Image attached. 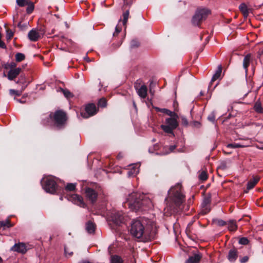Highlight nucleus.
I'll return each instance as SVG.
<instances>
[{
  "label": "nucleus",
  "instance_id": "4c0bfd02",
  "mask_svg": "<svg viewBox=\"0 0 263 263\" xmlns=\"http://www.w3.org/2000/svg\"><path fill=\"white\" fill-rule=\"evenodd\" d=\"M16 64L14 62H11L10 63H7L5 65V68L6 69H14L16 68Z\"/></svg>",
  "mask_w": 263,
  "mask_h": 263
},
{
  "label": "nucleus",
  "instance_id": "a878e982",
  "mask_svg": "<svg viewBox=\"0 0 263 263\" xmlns=\"http://www.w3.org/2000/svg\"><path fill=\"white\" fill-rule=\"evenodd\" d=\"M221 71H222L221 66H219L218 69L217 70V71H216V72L213 75V76L212 78V80L211 81V84H212L214 81H215L216 80H217L219 78V77L221 76Z\"/></svg>",
  "mask_w": 263,
  "mask_h": 263
},
{
  "label": "nucleus",
  "instance_id": "4468645a",
  "mask_svg": "<svg viewBox=\"0 0 263 263\" xmlns=\"http://www.w3.org/2000/svg\"><path fill=\"white\" fill-rule=\"evenodd\" d=\"M28 37L31 41L36 42L41 38V36L37 30L32 29L28 32Z\"/></svg>",
  "mask_w": 263,
  "mask_h": 263
},
{
  "label": "nucleus",
  "instance_id": "58836bf2",
  "mask_svg": "<svg viewBox=\"0 0 263 263\" xmlns=\"http://www.w3.org/2000/svg\"><path fill=\"white\" fill-rule=\"evenodd\" d=\"M243 146L242 145H240L238 143H230L228 144L227 145V147L231 148H240L242 147Z\"/></svg>",
  "mask_w": 263,
  "mask_h": 263
},
{
  "label": "nucleus",
  "instance_id": "9b49d317",
  "mask_svg": "<svg viewBox=\"0 0 263 263\" xmlns=\"http://www.w3.org/2000/svg\"><path fill=\"white\" fill-rule=\"evenodd\" d=\"M68 200L71 201L74 204L81 207L86 208V204L84 202L83 197L78 194H71L68 196Z\"/></svg>",
  "mask_w": 263,
  "mask_h": 263
},
{
  "label": "nucleus",
  "instance_id": "72a5a7b5",
  "mask_svg": "<svg viewBox=\"0 0 263 263\" xmlns=\"http://www.w3.org/2000/svg\"><path fill=\"white\" fill-rule=\"evenodd\" d=\"M14 35V32L10 29L6 30V39L8 41H10Z\"/></svg>",
  "mask_w": 263,
  "mask_h": 263
},
{
  "label": "nucleus",
  "instance_id": "f257e3e1",
  "mask_svg": "<svg viewBox=\"0 0 263 263\" xmlns=\"http://www.w3.org/2000/svg\"><path fill=\"white\" fill-rule=\"evenodd\" d=\"M155 225L153 221L145 217L135 219L131 224V234L142 241H149L152 239L151 232Z\"/></svg>",
  "mask_w": 263,
  "mask_h": 263
},
{
  "label": "nucleus",
  "instance_id": "1a4fd4ad",
  "mask_svg": "<svg viewBox=\"0 0 263 263\" xmlns=\"http://www.w3.org/2000/svg\"><path fill=\"white\" fill-rule=\"evenodd\" d=\"M98 111L96 105L93 103H90L85 106V112L81 113V116L84 118H88L96 114Z\"/></svg>",
  "mask_w": 263,
  "mask_h": 263
},
{
  "label": "nucleus",
  "instance_id": "7ed1b4c3",
  "mask_svg": "<svg viewBox=\"0 0 263 263\" xmlns=\"http://www.w3.org/2000/svg\"><path fill=\"white\" fill-rule=\"evenodd\" d=\"M68 117L66 112L62 109L50 112L48 117L42 121L43 125L60 130L65 128Z\"/></svg>",
  "mask_w": 263,
  "mask_h": 263
},
{
  "label": "nucleus",
  "instance_id": "6e6552de",
  "mask_svg": "<svg viewBox=\"0 0 263 263\" xmlns=\"http://www.w3.org/2000/svg\"><path fill=\"white\" fill-rule=\"evenodd\" d=\"M101 191V189L100 187H98L97 191L90 187H86L85 189V196L91 203H94L97 200L98 193L100 192Z\"/></svg>",
  "mask_w": 263,
  "mask_h": 263
},
{
  "label": "nucleus",
  "instance_id": "a18cd8bd",
  "mask_svg": "<svg viewBox=\"0 0 263 263\" xmlns=\"http://www.w3.org/2000/svg\"><path fill=\"white\" fill-rule=\"evenodd\" d=\"M227 222L226 221H224V220H218L217 221V224L219 226H224L225 225L227 224Z\"/></svg>",
  "mask_w": 263,
  "mask_h": 263
},
{
  "label": "nucleus",
  "instance_id": "ddd939ff",
  "mask_svg": "<svg viewBox=\"0 0 263 263\" xmlns=\"http://www.w3.org/2000/svg\"><path fill=\"white\" fill-rule=\"evenodd\" d=\"M11 251L24 254L27 252L26 245L23 242L15 243L11 249Z\"/></svg>",
  "mask_w": 263,
  "mask_h": 263
},
{
  "label": "nucleus",
  "instance_id": "f8f14e48",
  "mask_svg": "<svg viewBox=\"0 0 263 263\" xmlns=\"http://www.w3.org/2000/svg\"><path fill=\"white\" fill-rule=\"evenodd\" d=\"M138 80L135 83L134 87L137 90V92L141 98L145 99L147 95V88L145 85H142L139 87L140 83Z\"/></svg>",
  "mask_w": 263,
  "mask_h": 263
},
{
  "label": "nucleus",
  "instance_id": "dca6fc26",
  "mask_svg": "<svg viewBox=\"0 0 263 263\" xmlns=\"http://www.w3.org/2000/svg\"><path fill=\"white\" fill-rule=\"evenodd\" d=\"M211 202V200L209 198H205L202 203L203 209L200 212V213L202 215H205L209 213L210 211V209L209 208L210 204Z\"/></svg>",
  "mask_w": 263,
  "mask_h": 263
},
{
  "label": "nucleus",
  "instance_id": "423d86ee",
  "mask_svg": "<svg viewBox=\"0 0 263 263\" xmlns=\"http://www.w3.org/2000/svg\"><path fill=\"white\" fill-rule=\"evenodd\" d=\"M178 115L177 117H171L166 119L165 124L161 125V129L166 133L173 134V130L178 126Z\"/></svg>",
  "mask_w": 263,
  "mask_h": 263
},
{
  "label": "nucleus",
  "instance_id": "6e6d98bb",
  "mask_svg": "<svg viewBox=\"0 0 263 263\" xmlns=\"http://www.w3.org/2000/svg\"><path fill=\"white\" fill-rule=\"evenodd\" d=\"M134 42H135V41H133V44H132V46H137H137H138V45H134Z\"/></svg>",
  "mask_w": 263,
  "mask_h": 263
},
{
  "label": "nucleus",
  "instance_id": "7c9ffc66",
  "mask_svg": "<svg viewBox=\"0 0 263 263\" xmlns=\"http://www.w3.org/2000/svg\"><path fill=\"white\" fill-rule=\"evenodd\" d=\"M25 59V55L22 53H17L15 54V60L16 62H20Z\"/></svg>",
  "mask_w": 263,
  "mask_h": 263
},
{
  "label": "nucleus",
  "instance_id": "a211bd4d",
  "mask_svg": "<svg viewBox=\"0 0 263 263\" xmlns=\"http://www.w3.org/2000/svg\"><path fill=\"white\" fill-rule=\"evenodd\" d=\"M252 61V55L250 53L247 54L244 57L243 60V67L245 69L246 73H248V67Z\"/></svg>",
  "mask_w": 263,
  "mask_h": 263
},
{
  "label": "nucleus",
  "instance_id": "49530a36",
  "mask_svg": "<svg viewBox=\"0 0 263 263\" xmlns=\"http://www.w3.org/2000/svg\"><path fill=\"white\" fill-rule=\"evenodd\" d=\"M249 260V257L247 256H245L241 258L240 259V261L241 263H246Z\"/></svg>",
  "mask_w": 263,
  "mask_h": 263
},
{
  "label": "nucleus",
  "instance_id": "393cba45",
  "mask_svg": "<svg viewBox=\"0 0 263 263\" xmlns=\"http://www.w3.org/2000/svg\"><path fill=\"white\" fill-rule=\"evenodd\" d=\"M156 110L158 111L164 113L170 117H177V114L176 112L172 111L167 109L156 108Z\"/></svg>",
  "mask_w": 263,
  "mask_h": 263
},
{
  "label": "nucleus",
  "instance_id": "0eeeda50",
  "mask_svg": "<svg viewBox=\"0 0 263 263\" xmlns=\"http://www.w3.org/2000/svg\"><path fill=\"white\" fill-rule=\"evenodd\" d=\"M43 187L47 192L54 194L57 189V184L54 179L46 178L44 180Z\"/></svg>",
  "mask_w": 263,
  "mask_h": 263
},
{
  "label": "nucleus",
  "instance_id": "c03bdc74",
  "mask_svg": "<svg viewBox=\"0 0 263 263\" xmlns=\"http://www.w3.org/2000/svg\"><path fill=\"white\" fill-rule=\"evenodd\" d=\"M181 124L183 126H187L188 125V121L186 118L184 117H181Z\"/></svg>",
  "mask_w": 263,
  "mask_h": 263
},
{
  "label": "nucleus",
  "instance_id": "39448f33",
  "mask_svg": "<svg viewBox=\"0 0 263 263\" xmlns=\"http://www.w3.org/2000/svg\"><path fill=\"white\" fill-rule=\"evenodd\" d=\"M210 9L205 8H198L192 18V23L195 26H200L208 16L211 14Z\"/></svg>",
  "mask_w": 263,
  "mask_h": 263
},
{
  "label": "nucleus",
  "instance_id": "f03ea898",
  "mask_svg": "<svg viewBox=\"0 0 263 263\" xmlns=\"http://www.w3.org/2000/svg\"><path fill=\"white\" fill-rule=\"evenodd\" d=\"M126 204L132 211H145L151 209L153 206L152 200L144 195L137 192H133L129 194Z\"/></svg>",
  "mask_w": 263,
  "mask_h": 263
},
{
  "label": "nucleus",
  "instance_id": "e433bc0d",
  "mask_svg": "<svg viewBox=\"0 0 263 263\" xmlns=\"http://www.w3.org/2000/svg\"><path fill=\"white\" fill-rule=\"evenodd\" d=\"M76 189V184L73 183H68L65 187L66 191H73Z\"/></svg>",
  "mask_w": 263,
  "mask_h": 263
},
{
  "label": "nucleus",
  "instance_id": "bf43d9fd",
  "mask_svg": "<svg viewBox=\"0 0 263 263\" xmlns=\"http://www.w3.org/2000/svg\"><path fill=\"white\" fill-rule=\"evenodd\" d=\"M1 40H2V34L0 33V41H1Z\"/></svg>",
  "mask_w": 263,
  "mask_h": 263
},
{
  "label": "nucleus",
  "instance_id": "c9c22d12",
  "mask_svg": "<svg viewBox=\"0 0 263 263\" xmlns=\"http://www.w3.org/2000/svg\"><path fill=\"white\" fill-rule=\"evenodd\" d=\"M199 178L202 181H205L208 179V174L206 172L202 171L199 175Z\"/></svg>",
  "mask_w": 263,
  "mask_h": 263
},
{
  "label": "nucleus",
  "instance_id": "412c9836",
  "mask_svg": "<svg viewBox=\"0 0 263 263\" xmlns=\"http://www.w3.org/2000/svg\"><path fill=\"white\" fill-rule=\"evenodd\" d=\"M202 258V255L199 253L190 256L185 261V263H199Z\"/></svg>",
  "mask_w": 263,
  "mask_h": 263
},
{
  "label": "nucleus",
  "instance_id": "9d476101",
  "mask_svg": "<svg viewBox=\"0 0 263 263\" xmlns=\"http://www.w3.org/2000/svg\"><path fill=\"white\" fill-rule=\"evenodd\" d=\"M110 220L117 226L124 222V214L122 211H114L111 213Z\"/></svg>",
  "mask_w": 263,
  "mask_h": 263
},
{
  "label": "nucleus",
  "instance_id": "8fccbe9b",
  "mask_svg": "<svg viewBox=\"0 0 263 263\" xmlns=\"http://www.w3.org/2000/svg\"><path fill=\"white\" fill-rule=\"evenodd\" d=\"M0 47L3 49L6 48V46L5 43L3 41H2V40L0 41Z\"/></svg>",
  "mask_w": 263,
  "mask_h": 263
},
{
  "label": "nucleus",
  "instance_id": "473e14b6",
  "mask_svg": "<svg viewBox=\"0 0 263 263\" xmlns=\"http://www.w3.org/2000/svg\"><path fill=\"white\" fill-rule=\"evenodd\" d=\"M25 88V87L22 86L21 91L10 89V94L11 95H16L17 96H20L21 95L22 91L24 90Z\"/></svg>",
  "mask_w": 263,
  "mask_h": 263
},
{
  "label": "nucleus",
  "instance_id": "e2e57ef3",
  "mask_svg": "<svg viewBox=\"0 0 263 263\" xmlns=\"http://www.w3.org/2000/svg\"><path fill=\"white\" fill-rule=\"evenodd\" d=\"M118 157H121V156L118 155Z\"/></svg>",
  "mask_w": 263,
  "mask_h": 263
},
{
  "label": "nucleus",
  "instance_id": "bb28decb",
  "mask_svg": "<svg viewBox=\"0 0 263 263\" xmlns=\"http://www.w3.org/2000/svg\"><path fill=\"white\" fill-rule=\"evenodd\" d=\"M111 263H123V260L119 255H112L110 258Z\"/></svg>",
  "mask_w": 263,
  "mask_h": 263
},
{
  "label": "nucleus",
  "instance_id": "20e7f679",
  "mask_svg": "<svg viewBox=\"0 0 263 263\" xmlns=\"http://www.w3.org/2000/svg\"><path fill=\"white\" fill-rule=\"evenodd\" d=\"M168 198L174 205V212H177L178 209H182L180 206L185 201V195L182 192L181 184L177 183L170 189L168 192Z\"/></svg>",
  "mask_w": 263,
  "mask_h": 263
},
{
  "label": "nucleus",
  "instance_id": "5701e85b",
  "mask_svg": "<svg viewBox=\"0 0 263 263\" xmlns=\"http://www.w3.org/2000/svg\"><path fill=\"white\" fill-rule=\"evenodd\" d=\"M239 10L242 13L244 17L247 18L249 15V9L245 3H242L239 7Z\"/></svg>",
  "mask_w": 263,
  "mask_h": 263
},
{
  "label": "nucleus",
  "instance_id": "c85d7f7f",
  "mask_svg": "<svg viewBox=\"0 0 263 263\" xmlns=\"http://www.w3.org/2000/svg\"><path fill=\"white\" fill-rule=\"evenodd\" d=\"M26 5H27V7L26 9V12L28 14L31 13L34 9V5L33 3L31 2H28L27 3Z\"/></svg>",
  "mask_w": 263,
  "mask_h": 263
},
{
  "label": "nucleus",
  "instance_id": "864d4df0",
  "mask_svg": "<svg viewBox=\"0 0 263 263\" xmlns=\"http://www.w3.org/2000/svg\"><path fill=\"white\" fill-rule=\"evenodd\" d=\"M17 83H22L23 84H24V83H25V80L24 79H20V81H17L16 82Z\"/></svg>",
  "mask_w": 263,
  "mask_h": 263
},
{
  "label": "nucleus",
  "instance_id": "37998d69",
  "mask_svg": "<svg viewBox=\"0 0 263 263\" xmlns=\"http://www.w3.org/2000/svg\"><path fill=\"white\" fill-rule=\"evenodd\" d=\"M64 96L67 98H72L73 97L72 94L68 90H63Z\"/></svg>",
  "mask_w": 263,
  "mask_h": 263
},
{
  "label": "nucleus",
  "instance_id": "ea45409f",
  "mask_svg": "<svg viewBox=\"0 0 263 263\" xmlns=\"http://www.w3.org/2000/svg\"><path fill=\"white\" fill-rule=\"evenodd\" d=\"M139 173L138 167H133V168L128 172L129 175L135 176Z\"/></svg>",
  "mask_w": 263,
  "mask_h": 263
},
{
  "label": "nucleus",
  "instance_id": "603ef678",
  "mask_svg": "<svg viewBox=\"0 0 263 263\" xmlns=\"http://www.w3.org/2000/svg\"><path fill=\"white\" fill-rule=\"evenodd\" d=\"M65 254L67 255V254H68L69 255L71 256L72 255L73 253L71 252L70 253H69V252H68L67 251V249L66 248H65Z\"/></svg>",
  "mask_w": 263,
  "mask_h": 263
},
{
  "label": "nucleus",
  "instance_id": "2f4dec72",
  "mask_svg": "<svg viewBox=\"0 0 263 263\" xmlns=\"http://www.w3.org/2000/svg\"><path fill=\"white\" fill-rule=\"evenodd\" d=\"M122 30V27H120L119 25H118L116 27V30L113 34V41L116 40V37L118 36V34L120 33Z\"/></svg>",
  "mask_w": 263,
  "mask_h": 263
},
{
  "label": "nucleus",
  "instance_id": "09e8293b",
  "mask_svg": "<svg viewBox=\"0 0 263 263\" xmlns=\"http://www.w3.org/2000/svg\"><path fill=\"white\" fill-rule=\"evenodd\" d=\"M208 119L209 121L214 122L215 121V118L213 115H211L208 117Z\"/></svg>",
  "mask_w": 263,
  "mask_h": 263
},
{
  "label": "nucleus",
  "instance_id": "c756f323",
  "mask_svg": "<svg viewBox=\"0 0 263 263\" xmlns=\"http://www.w3.org/2000/svg\"><path fill=\"white\" fill-rule=\"evenodd\" d=\"M129 10L126 11L123 14V19L122 22H123V25L125 26V27L126 26V24H127V21H128V19L129 17Z\"/></svg>",
  "mask_w": 263,
  "mask_h": 263
},
{
  "label": "nucleus",
  "instance_id": "f704fd0d",
  "mask_svg": "<svg viewBox=\"0 0 263 263\" xmlns=\"http://www.w3.org/2000/svg\"><path fill=\"white\" fill-rule=\"evenodd\" d=\"M98 106L101 107H105L107 105V101L105 98H102L100 99L98 102Z\"/></svg>",
  "mask_w": 263,
  "mask_h": 263
},
{
  "label": "nucleus",
  "instance_id": "de8ad7c7",
  "mask_svg": "<svg viewBox=\"0 0 263 263\" xmlns=\"http://www.w3.org/2000/svg\"><path fill=\"white\" fill-rule=\"evenodd\" d=\"M122 40H123V37H120L119 41L118 42L117 44L115 45V43H114L113 45H115V47H118L120 46L121 45V44L122 43Z\"/></svg>",
  "mask_w": 263,
  "mask_h": 263
},
{
  "label": "nucleus",
  "instance_id": "6ab92c4d",
  "mask_svg": "<svg viewBox=\"0 0 263 263\" xmlns=\"http://www.w3.org/2000/svg\"><path fill=\"white\" fill-rule=\"evenodd\" d=\"M228 259L230 262H234L238 257V251L236 249H231L228 255Z\"/></svg>",
  "mask_w": 263,
  "mask_h": 263
},
{
  "label": "nucleus",
  "instance_id": "79ce46f5",
  "mask_svg": "<svg viewBox=\"0 0 263 263\" xmlns=\"http://www.w3.org/2000/svg\"><path fill=\"white\" fill-rule=\"evenodd\" d=\"M28 1H27L26 0H16L17 4L20 7H24L27 4V3H28Z\"/></svg>",
  "mask_w": 263,
  "mask_h": 263
},
{
  "label": "nucleus",
  "instance_id": "3c124183",
  "mask_svg": "<svg viewBox=\"0 0 263 263\" xmlns=\"http://www.w3.org/2000/svg\"><path fill=\"white\" fill-rule=\"evenodd\" d=\"M176 146L175 145H171L169 147L170 152H173Z\"/></svg>",
  "mask_w": 263,
  "mask_h": 263
},
{
  "label": "nucleus",
  "instance_id": "b1692460",
  "mask_svg": "<svg viewBox=\"0 0 263 263\" xmlns=\"http://www.w3.org/2000/svg\"><path fill=\"white\" fill-rule=\"evenodd\" d=\"M228 225V230L230 231L235 232L237 230V225L236 222L235 220H230L227 223Z\"/></svg>",
  "mask_w": 263,
  "mask_h": 263
},
{
  "label": "nucleus",
  "instance_id": "2eb2a0df",
  "mask_svg": "<svg viewBox=\"0 0 263 263\" xmlns=\"http://www.w3.org/2000/svg\"><path fill=\"white\" fill-rule=\"evenodd\" d=\"M21 70V68L10 69L7 74L8 79L10 80H13L20 74Z\"/></svg>",
  "mask_w": 263,
  "mask_h": 263
},
{
  "label": "nucleus",
  "instance_id": "cd10ccee",
  "mask_svg": "<svg viewBox=\"0 0 263 263\" xmlns=\"http://www.w3.org/2000/svg\"><path fill=\"white\" fill-rule=\"evenodd\" d=\"M254 109L258 113L263 112V108H262L261 103L259 101L255 102L254 105Z\"/></svg>",
  "mask_w": 263,
  "mask_h": 263
},
{
  "label": "nucleus",
  "instance_id": "5fc2aeb1",
  "mask_svg": "<svg viewBox=\"0 0 263 263\" xmlns=\"http://www.w3.org/2000/svg\"><path fill=\"white\" fill-rule=\"evenodd\" d=\"M124 2V4H128L127 1L128 0H122Z\"/></svg>",
  "mask_w": 263,
  "mask_h": 263
},
{
  "label": "nucleus",
  "instance_id": "aec40b11",
  "mask_svg": "<svg viewBox=\"0 0 263 263\" xmlns=\"http://www.w3.org/2000/svg\"><path fill=\"white\" fill-rule=\"evenodd\" d=\"M14 225V223H11V221L9 219H7L5 220L0 221V229L5 230L8 229Z\"/></svg>",
  "mask_w": 263,
  "mask_h": 263
},
{
  "label": "nucleus",
  "instance_id": "f3484780",
  "mask_svg": "<svg viewBox=\"0 0 263 263\" xmlns=\"http://www.w3.org/2000/svg\"><path fill=\"white\" fill-rule=\"evenodd\" d=\"M86 230L90 234H94L96 229V224L92 221L89 220L87 221L85 225Z\"/></svg>",
  "mask_w": 263,
  "mask_h": 263
},
{
  "label": "nucleus",
  "instance_id": "4d7b16f0",
  "mask_svg": "<svg viewBox=\"0 0 263 263\" xmlns=\"http://www.w3.org/2000/svg\"><path fill=\"white\" fill-rule=\"evenodd\" d=\"M200 96H203L204 95L203 92L202 91H201V92H200Z\"/></svg>",
  "mask_w": 263,
  "mask_h": 263
},
{
  "label": "nucleus",
  "instance_id": "4be33fe9",
  "mask_svg": "<svg viewBox=\"0 0 263 263\" xmlns=\"http://www.w3.org/2000/svg\"><path fill=\"white\" fill-rule=\"evenodd\" d=\"M260 180V177L258 176H253L252 179H251L247 183V189L251 190L252 189L256 184L258 183V182Z\"/></svg>",
  "mask_w": 263,
  "mask_h": 263
},
{
  "label": "nucleus",
  "instance_id": "052dcab7",
  "mask_svg": "<svg viewBox=\"0 0 263 263\" xmlns=\"http://www.w3.org/2000/svg\"><path fill=\"white\" fill-rule=\"evenodd\" d=\"M259 148L261 149H263V146L260 147Z\"/></svg>",
  "mask_w": 263,
  "mask_h": 263
},
{
  "label": "nucleus",
  "instance_id": "13d9d810",
  "mask_svg": "<svg viewBox=\"0 0 263 263\" xmlns=\"http://www.w3.org/2000/svg\"><path fill=\"white\" fill-rule=\"evenodd\" d=\"M3 262V259L1 257H0V263H2Z\"/></svg>",
  "mask_w": 263,
  "mask_h": 263
},
{
  "label": "nucleus",
  "instance_id": "680f3d73",
  "mask_svg": "<svg viewBox=\"0 0 263 263\" xmlns=\"http://www.w3.org/2000/svg\"><path fill=\"white\" fill-rule=\"evenodd\" d=\"M118 157H121V156L118 155Z\"/></svg>",
  "mask_w": 263,
  "mask_h": 263
},
{
  "label": "nucleus",
  "instance_id": "a19ab883",
  "mask_svg": "<svg viewBox=\"0 0 263 263\" xmlns=\"http://www.w3.org/2000/svg\"><path fill=\"white\" fill-rule=\"evenodd\" d=\"M249 242V240L246 237H242L239 240V243L243 245H246L248 244Z\"/></svg>",
  "mask_w": 263,
  "mask_h": 263
}]
</instances>
